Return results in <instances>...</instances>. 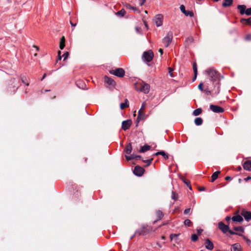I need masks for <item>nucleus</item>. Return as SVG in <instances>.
Returning a JSON list of instances; mask_svg holds the SVG:
<instances>
[{
  "mask_svg": "<svg viewBox=\"0 0 251 251\" xmlns=\"http://www.w3.org/2000/svg\"><path fill=\"white\" fill-rule=\"evenodd\" d=\"M218 228L224 233H226L227 232H228L231 235H238L239 236H242V234H241V233L238 232H235L229 229L228 225H225L222 222H220L218 223Z\"/></svg>",
  "mask_w": 251,
  "mask_h": 251,
  "instance_id": "1",
  "label": "nucleus"
},
{
  "mask_svg": "<svg viewBox=\"0 0 251 251\" xmlns=\"http://www.w3.org/2000/svg\"><path fill=\"white\" fill-rule=\"evenodd\" d=\"M152 230V227L151 226L148 225H143L141 228L135 231V234H138L139 235H146L150 233Z\"/></svg>",
  "mask_w": 251,
  "mask_h": 251,
  "instance_id": "2",
  "label": "nucleus"
},
{
  "mask_svg": "<svg viewBox=\"0 0 251 251\" xmlns=\"http://www.w3.org/2000/svg\"><path fill=\"white\" fill-rule=\"evenodd\" d=\"M137 90L143 92L145 94H148L150 91V86L144 81L137 84L136 86Z\"/></svg>",
  "mask_w": 251,
  "mask_h": 251,
  "instance_id": "3",
  "label": "nucleus"
},
{
  "mask_svg": "<svg viewBox=\"0 0 251 251\" xmlns=\"http://www.w3.org/2000/svg\"><path fill=\"white\" fill-rule=\"evenodd\" d=\"M205 73L209 76L212 81L214 82L219 79V74L218 72L212 68L207 69L205 71Z\"/></svg>",
  "mask_w": 251,
  "mask_h": 251,
  "instance_id": "4",
  "label": "nucleus"
},
{
  "mask_svg": "<svg viewBox=\"0 0 251 251\" xmlns=\"http://www.w3.org/2000/svg\"><path fill=\"white\" fill-rule=\"evenodd\" d=\"M147 104L146 102H144L142 104L141 107L138 111V115L137 116L136 121V126H138V124L140 120H143L145 119L146 115L144 112V110L146 107Z\"/></svg>",
  "mask_w": 251,
  "mask_h": 251,
  "instance_id": "5",
  "label": "nucleus"
},
{
  "mask_svg": "<svg viewBox=\"0 0 251 251\" xmlns=\"http://www.w3.org/2000/svg\"><path fill=\"white\" fill-rule=\"evenodd\" d=\"M154 57V53L151 50L144 51L142 55V59L144 61L150 62Z\"/></svg>",
  "mask_w": 251,
  "mask_h": 251,
  "instance_id": "6",
  "label": "nucleus"
},
{
  "mask_svg": "<svg viewBox=\"0 0 251 251\" xmlns=\"http://www.w3.org/2000/svg\"><path fill=\"white\" fill-rule=\"evenodd\" d=\"M173 37V33L172 31H169L167 35L162 39L163 43L166 47H168L170 44L172 42Z\"/></svg>",
  "mask_w": 251,
  "mask_h": 251,
  "instance_id": "7",
  "label": "nucleus"
},
{
  "mask_svg": "<svg viewBox=\"0 0 251 251\" xmlns=\"http://www.w3.org/2000/svg\"><path fill=\"white\" fill-rule=\"evenodd\" d=\"M110 74L115 75L119 77H123L125 75V70L121 68H116L109 71Z\"/></svg>",
  "mask_w": 251,
  "mask_h": 251,
  "instance_id": "8",
  "label": "nucleus"
},
{
  "mask_svg": "<svg viewBox=\"0 0 251 251\" xmlns=\"http://www.w3.org/2000/svg\"><path fill=\"white\" fill-rule=\"evenodd\" d=\"M17 81L15 78H12L10 80L8 84V91L14 92L18 88L19 86L17 84Z\"/></svg>",
  "mask_w": 251,
  "mask_h": 251,
  "instance_id": "9",
  "label": "nucleus"
},
{
  "mask_svg": "<svg viewBox=\"0 0 251 251\" xmlns=\"http://www.w3.org/2000/svg\"><path fill=\"white\" fill-rule=\"evenodd\" d=\"M238 9L240 11L241 15L246 14L248 16L251 15V7L246 9V6L245 5H238L237 6Z\"/></svg>",
  "mask_w": 251,
  "mask_h": 251,
  "instance_id": "10",
  "label": "nucleus"
},
{
  "mask_svg": "<svg viewBox=\"0 0 251 251\" xmlns=\"http://www.w3.org/2000/svg\"><path fill=\"white\" fill-rule=\"evenodd\" d=\"M144 172L145 170L143 167L140 166H136L134 168L133 173L137 176H141L143 175Z\"/></svg>",
  "mask_w": 251,
  "mask_h": 251,
  "instance_id": "11",
  "label": "nucleus"
},
{
  "mask_svg": "<svg viewBox=\"0 0 251 251\" xmlns=\"http://www.w3.org/2000/svg\"><path fill=\"white\" fill-rule=\"evenodd\" d=\"M240 214L244 217V219L247 222H249L251 220V212L247 211L243 209L240 212Z\"/></svg>",
  "mask_w": 251,
  "mask_h": 251,
  "instance_id": "12",
  "label": "nucleus"
},
{
  "mask_svg": "<svg viewBox=\"0 0 251 251\" xmlns=\"http://www.w3.org/2000/svg\"><path fill=\"white\" fill-rule=\"evenodd\" d=\"M163 16L161 14H158L154 17V21L157 26H160L163 23Z\"/></svg>",
  "mask_w": 251,
  "mask_h": 251,
  "instance_id": "13",
  "label": "nucleus"
},
{
  "mask_svg": "<svg viewBox=\"0 0 251 251\" xmlns=\"http://www.w3.org/2000/svg\"><path fill=\"white\" fill-rule=\"evenodd\" d=\"M210 109L213 112L217 113H223L224 111V109L222 107L217 106V105H213V104H211L210 105Z\"/></svg>",
  "mask_w": 251,
  "mask_h": 251,
  "instance_id": "14",
  "label": "nucleus"
},
{
  "mask_svg": "<svg viewBox=\"0 0 251 251\" xmlns=\"http://www.w3.org/2000/svg\"><path fill=\"white\" fill-rule=\"evenodd\" d=\"M132 124V121L131 120H127L123 121L122 123V128L124 130L128 129Z\"/></svg>",
  "mask_w": 251,
  "mask_h": 251,
  "instance_id": "15",
  "label": "nucleus"
},
{
  "mask_svg": "<svg viewBox=\"0 0 251 251\" xmlns=\"http://www.w3.org/2000/svg\"><path fill=\"white\" fill-rule=\"evenodd\" d=\"M104 81L109 85L115 86L116 85V82L111 78L105 75L104 77Z\"/></svg>",
  "mask_w": 251,
  "mask_h": 251,
  "instance_id": "16",
  "label": "nucleus"
},
{
  "mask_svg": "<svg viewBox=\"0 0 251 251\" xmlns=\"http://www.w3.org/2000/svg\"><path fill=\"white\" fill-rule=\"evenodd\" d=\"M180 9L181 11L186 16H190V17H192L194 16V13L193 12L190 11H187L185 10V7L183 5H181L180 6Z\"/></svg>",
  "mask_w": 251,
  "mask_h": 251,
  "instance_id": "17",
  "label": "nucleus"
},
{
  "mask_svg": "<svg viewBox=\"0 0 251 251\" xmlns=\"http://www.w3.org/2000/svg\"><path fill=\"white\" fill-rule=\"evenodd\" d=\"M205 241V248L207 250H212L214 248V245L213 243L208 238H206Z\"/></svg>",
  "mask_w": 251,
  "mask_h": 251,
  "instance_id": "18",
  "label": "nucleus"
},
{
  "mask_svg": "<svg viewBox=\"0 0 251 251\" xmlns=\"http://www.w3.org/2000/svg\"><path fill=\"white\" fill-rule=\"evenodd\" d=\"M243 168L248 171H251V161L247 160L243 164Z\"/></svg>",
  "mask_w": 251,
  "mask_h": 251,
  "instance_id": "19",
  "label": "nucleus"
},
{
  "mask_svg": "<svg viewBox=\"0 0 251 251\" xmlns=\"http://www.w3.org/2000/svg\"><path fill=\"white\" fill-rule=\"evenodd\" d=\"M231 220L233 222L240 223L243 221V218L241 215H237L233 216Z\"/></svg>",
  "mask_w": 251,
  "mask_h": 251,
  "instance_id": "20",
  "label": "nucleus"
},
{
  "mask_svg": "<svg viewBox=\"0 0 251 251\" xmlns=\"http://www.w3.org/2000/svg\"><path fill=\"white\" fill-rule=\"evenodd\" d=\"M231 251H242L241 245L238 243L233 244L231 248Z\"/></svg>",
  "mask_w": 251,
  "mask_h": 251,
  "instance_id": "21",
  "label": "nucleus"
},
{
  "mask_svg": "<svg viewBox=\"0 0 251 251\" xmlns=\"http://www.w3.org/2000/svg\"><path fill=\"white\" fill-rule=\"evenodd\" d=\"M125 7L127 9L133 10L134 11V12H135V13H140V11L136 7L131 6L129 3H126L125 4Z\"/></svg>",
  "mask_w": 251,
  "mask_h": 251,
  "instance_id": "22",
  "label": "nucleus"
},
{
  "mask_svg": "<svg viewBox=\"0 0 251 251\" xmlns=\"http://www.w3.org/2000/svg\"><path fill=\"white\" fill-rule=\"evenodd\" d=\"M132 148L131 143L128 144L125 149V152L127 154H130L132 151Z\"/></svg>",
  "mask_w": 251,
  "mask_h": 251,
  "instance_id": "23",
  "label": "nucleus"
},
{
  "mask_svg": "<svg viewBox=\"0 0 251 251\" xmlns=\"http://www.w3.org/2000/svg\"><path fill=\"white\" fill-rule=\"evenodd\" d=\"M65 46V38L63 36H62L60 41L59 43V48L61 50H63Z\"/></svg>",
  "mask_w": 251,
  "mask_h": 251,
  "instance_id": "24",
  "label": "nucleus"
},
{
  "mask_svg": "<svg viewBox=\"0 0 251 251\" xmlns=\"http://www.w3.org/2000/svg\"><path fill=\"white\" fill-rule=\"evenodd\" d=\"M233 2V0H224L222 3V6L224 7H226L230 6Z\"/></svg>",
  "mask_w": 251,
  "mask_h": 251,
  "instance_id": "25",
  "label": "nucleus"
},
{
  "mask_svg": "<svg viewBox=\"0 0 251 251\" xmlns=\"http://www.w3.org/2000/svg\"><path fill=\"white\" fill-rule=\"evenodd\" d=\"M151 148V147L148 145H145L144 146L141 147L139 152H145L148 151H149Z\"/></svg>",
  "mask_w": 251,
  "mask_h": 251,
  "instance_id": "26",
  "label": "nucleus"
},
{
  "mask_svg": "<svg viewBox=\"0 0 251 251\" xmlns=\"http://www.w3.org/2000/svg\"><path fill=\"white\" fill-rule=\"evenodd\" d=\"M241 23L251 25V17L248 19H241L240 20Z\"/></svg>",
  "mask_w": 251,
  "mask_h": 251,
  "instance_id": "27",
  "label": "nucleus"
},
{
  "mask_svg": "<svg viewBox=\"0 0 251 251\" xmlns=\"http://www.w3.org/2000/svg\"><path fill=\"white\" fill-rule=\"evenodd\" d=\"M129 107V102L127 99H126L124 103L120 104V108L121 109H124Z\"/></svg>",
  "mask_w": 251,
  "mask_h": 251,
  "instance_id": "28",
  "label": "nucleus"
},
{
  "mask_svg": "<svg viewBox=\"0 0 251 251\" xmlns=\"http://www.w3.org/2000/svg\"><path fill=\"white\" fill-rule=\"evenodd\" d=\"M180 179L182 181L189 187V188L191 190L192 186L191 185V183L190 180L188 179H185L184 177H181Z\"/></svg>",
  "mask_w": 251,
  "mask_h": 251,
  "instance_id": "29",
  "label": "nucleus"
},
{
  "mask_svg": "<svg viewBox=\"0 0 251 251\" xmlns=\"http://www.w3.org/2000/svg\"><path fill=\"white\" fill-rule=\"evenodd\" d=\"M220 171H216L214 172L211 176V182H214L216 179H217L218 175L220 174Z\"/></svg>",
  "mask_w": 251,
  "mask_h": 251,
  "instance_id": "30",
  "label": "nucleus"
},
{
  "mask_svg": "<svg viewBox=\"0 0 251 251\" xmlns=\"http://www.w3.org/2000/svg\"><path fill=\"white\" fill-rule=\"evenodd\" d=\"M156 216L158 218L156 221H158L161 220L163 218L164 214L162 211L158 210L156 212Z\"/></svg>",
  "mask_w": 251,
  "mask_h": 251,
  "instance_id": "31",
  "label": "nucleus"
},
{
  "mask_svg": "<svg viewBox=\"0 0 251 251\" xmlns=\"http://www.w3.org/2000/svg\"><path fill=\"white\" fill-rule=\"evenodd\" d=\"M194 42V38L192 36H189L185 40V43L186 46L190 45L191 43Z\"/></svg>",
  "mask_w": 251,
  "mask_h": 251,
  "instance_id": "32",
  "label": "nucleus"
},
{
  "mask_svg": "<svg viewBox=\"0 0 251 251\" xmlns=\"http://www.w3.org/2000/svg\"><path fill=\"white\" fill-rule=\"evenodd\" d=\"M233 229L235 232H240L243 233L244 232V228L241 226H235L233 227Z\"/></svg>",
  "mask_w": 251,
  "mask_h": 251,
  "instance_id": "33",
  "label": "nucleus"
},
{
  "mask_svg": "<svg viewBox=\"0 0 251 251\" xmlns=\"http://www.w3.org/2000/svg\"><path fill=\"white\" fill-rule=\"evenodd\" d=\"M126 12L124 9H122L121 10L116 13V15L118 16L123 17L125 16Z\"/></svg>",
  "mask_w": 251,
  "mask_h": 251,
  "instance_id": "34",
  "label": "nucleus"
},
{
  "mask_svg": "<svg viewBox=\"0 0 251 251\" xmlns=\"http://www.w3.org/2000/svg\"><path fill=\"white\" fill-rule=\"evenodd\" d=\"M202 119L201 117H198L195 119V124L197 126H200L202 123Z\"/></svg>",
  "mask_w": 251,
  "mask_h": 251,
  "instance_id": "35",
  "label": "nucleus"
},
{
  "mask_svg": "<svg viewBox=\"0 0 251 251\" xmlns=\"http://www.w3.org/2000/svg\"><path fill=\"white\" fill-rule=\"evenodd\" d=\"M201 112H202L201 109L199 108H197V109L194 110L193 114L194 116H198L200 114H201Z\"/></svg>",
  "mask_w": 251,
  "mask_h": 251,
  "instance_id": "36",
  "label": "nucleus"
},
{
  "mask_svg": "<svg viewBox=\"0 0 251 251\" xmlns=\"http://www.w3.org/2000/svg\"><path fill=\"white\" fill-rule=\"evenodd\" d=\"M125 157L127 161L131 160L136 158V155L134 154H130V155H125Z\"/></svg>",
  "mask_w": 251,
  "mask_h": 251,
  "instance_id": "37",
  "label": "nucleus"
},
{
  "mask_svg": "<svg viewBox=\"0 0 251 251\" xmlns=\"http://www.w3.org/2000/svg\"><path fill=\"white\" fill-rule=\"evenodd\" d=\"M171 198L174 201H177L178 198V194L176 193L175 192L172 191Z\"/></svg>",
  "mask_w": 251,
  "mask_h": 251,
  "instance_id": "38",
  "label": "nucleus"
},
{
  "mask_svg": "<svg viewBox=\"0 0 251 251\" xmlns=\"http://www.w3.org/2000/svg\"><path fill=\"white\" fill-rule=\"evenodd\" d=\"M153 159V158H151L150 159H148V160H143L142 161L144 162L147 163V164L145 165V167H148V166H149L151 164Z\"/></svg>",
  "mask_w": 251,
  "mask_h": 251,
  "instance_id": "39",
  "label": "nucleus"
},
{
  "mask_svg": "<svg viewBox=\"0 0 251 251\" xmlns=\"http://www.w3.org/2000/svg\"><path fill=\"white\" fill-rule=\"evenodd\" d=\"M184 224L186 226H191L192 223L189 219H186L184 221Z\"/></svg>",
  "mask_w": 251,
  "mask_h": 251,
  "instance_id": "40",
  "label": "nucleus"
},
{
  "mask_svg": "<svg viewBox=\"0 0 251 251\" xmlns=\"http://www.w3.org/2000/svg\"><path fill=\"white\" fill-rule=\"evenodd\" d=\"M198 237L197 234H193L192 235V236H191V240L193 242L197 241L198 240Z\"/></svg>",
  "mask_w": 251,
  "mask_h": 251,
  "instance_id": "41",
  "label": "nucleus"
},
{
  "mask_svg": "<svg viewBox=\"0 0 251 251\" xmlns=\"http://www.w3.org/2000/svg\"><path fill=\"white\" fill-rule=\"evenodd\" d=\"M160 155H162L165 159H168L169 157L164 151H160Z\"/></svg>",
  "mask_w": 251,
  "mask_h": 251,
  "instance_id": "42",
  "label": "nucleus"
},
{
  "mask_svg": "<svg viewBox=\"0 0 251 251\" xmlns=\"http://www.w3.org/2000/svg\"><path fill=\"white\" fill-rule=\"evenodd\" d=\"M193 69L194 70V73H198L197 66L196 63H193Z\"/></svg>",
  "mask_w": 251,
  "mask_h": 251,
  "instance_id": "43",
  "label": "nucleus"
},
{
  "mask_svg": "<svg viewBox=\"0 0 251 251\" xmlns=\"http://www.w3.org/2000/svg\"><path fill=\"white\" fill-rule=\"evenodd\" d=\"M21 79L23 83L25 84L27 86L29 85V83L27 82L26 78L25 77H22Z\"/></svg>",
  "mask_w": 251,
  "mask_h": 251,
  "instance_id": "44",
  "label": "nucleus"
},
{
  "mask_svg": "<svg viewBox=\"0 0 251 251\" xmlns=\"http://www.w3.org/2000/svg\"><path fill=\"white\" fill-rule=\"evenodd\" d=\"M69 55V53L68 52H66L63 54V57H64V60H65L68 58Z\"/></svg>",
  "mask_w": 251,
  "mask_h": 251,
  "instance_id": "45",
  "label": "nucleus"
},
{
  "mask_svg": "<svg viewBox=\"0 0 251 251\" xmlns=\"http://www.w3.org/2000/svg\"><path fill=\"white\" fill-rule=\"evenodd\" d=\"M203 84L202 82L200 83L198 85V88L201 91H203Z\"/></svg>",
  "mask_w": 251,
  "mask_h": 251,
  "instance_id": "46",
  "label": "nucleus"
},
{
  "mask_svg": "<svg viewBox=\"0 0 251 251\" xmlns=\"http://www.w3.org/2000/svg\"><path fill=\"white\" fill-rule=\"evenodd\" d=\"M178 236V234H172L170 235V238L171 239V240H173V239L175 237H176Z\"/></svg>",
  "mask_w": 251,
  "mask_h": 251,
  "instance_id": "47",
  "label": "nucleus"
},
{
  "mask_svg": "<svg viewBox=\"0 0 251 251\" xmlns=\"http://www.w3.org/2000/svg\"><path fill=\"white\" fill-rule=\"evenodd\" d=\"M245 39L247 40H251V34H249L246 36Z\"/></svg>",
  "mask_w": 251,
  "mask_h": 251,
  "instance_id": "48",
  "label": "nucleus"
},
{
  "mask_svg": "<svg viewBox=\"0 0 251 251\" xmlns=\"http://www.w3.org/2000/svg\"><path fill=\"white\" fill-rule=\"evenodd\" d=\"M190 211H191V208L186 209L184 211V214H187L190 212Z\"/></svg>",
  "mask_w": 251,
  "mask_h": 251,
  "instance_id": "49",
  "label": "nucleus"
},
{
  "mask_svg": "<svg viewBox=\"0 0 251 251\" xmlns=\"http://www.w3.org/2000/svg\"><path fill=\"white\" fill-rule=\"evenodd\" d=\"M61 51H58V60H60L62 58V57L61 56Z\"/></svg>",
  "mask_w": 251,
  "mask_h": 251,
  "instance_id": "50",
  "label": "nucleus"
},
{
  "mask_svg": "<svg viewBox=\"0 0 251 251\" xmlns=\"http://www.w3.org/2000/svg\"><path fill=\"white\" fill-rule=\"evenodd\" d=\"M231 219V218L230 216H226V220L228 223V224H229Z\"/></svg>",
  "mask_w": 251,
  "mask_h": 251,
  "instance_id": "51",
  "label": "nucleus"
},
{
  "mask_svg": "<svg viewBox=\"0 0 251 251\" xmlns=\"http://www.w3.org/2000/svg\"><path fill=\"white\" fill-rule=\"evenodd\" d=\"M225 179L226 180H230L232 179V177L230 176H226V177H225Z\"/></svg>",
  "mask_w": 251,
  "mask_h": 251,
  "instance_id": "52",
  "label": "nucleus"
},
{
  "mask_svg": "<svg viewBox=\"0 0 251 251\" xmlns=\"http://www.w3.org/2000/svg\"><path fill=\"white\" fill-rule=\"evenodd\" d=\"M205 190V188L204 187H200L199 188V190L200 191H202Z\"/></svg>",
  "mask_w": 251,
  "mask_h": 251,
  "instance_id": "53",
  "label": "nucleus"
},
{
  "mask_svg": "<svg viewBox=\"0 0 251 251\" xmlns=\"http://www.w3.org/2000/svg\"><path fill=\"white\" fill-rule=\"evenodd\" d=\"M197 75H198V73H194V76L193 77V81H194L196 78H197Z\"/></svg>",
  "mask_w": 251,
  "mask_h": 251,
  "instance_id": "54",
  "label": "nucleus"
},
{
  "mask_svg": "<svg viewBox=\"0 0 251 251\" xmlns=\"http://www.w3.org/2000/svg\"><path fill=\"white\" fill-rule=\"evenodd\" d=\"M70 24L72 26H73V27H75V26H76V23L74 24V23L72 22V21H71V20H70Z\"/></svg>",
  "mask_w": 251,
  "mask_h": 251,
  "instance_id": "55",
  "label": "nucleus"
},
{
  "mask_svg": "<svg viewBox=\"0 0 251 251\" xmlns=\"http://www.w3.org/2000/svg\"><path fill=\"white\" fill-rule=\"evenodd\" d=\"M251 179V176H248L247 177L244 178V180L246 181H248L249 180H250Z\"/></svg>",
  "mask_w": 251,
  "mask_h": 251,
  "instance_id": "56",
  "label": "nucleus"
},
{
  "mask_svg": "<svg viewBox=\"0 0 251 251\" xmlns=\"http://www.w3.org/2000/svg\"><path fill=\"white\" fill-rule=\"evenodd\" d=\"M140 1H141V2L140 3L141 6H142L144 3L145 2L146 0H139Z\"/></svg>",
  "mask_w": 251,
  "mask_h": 251,
  "instance_id": "57",
  "label": "nucleus"
},
{
  "mask_svg": "<svg viewBox=\"0 0 251 251\" xmlns=\"http://www.w3.org/2000/svg\"><path fill=\"white\" fill-rule=\"evenodd\" d=\"M202 229H199L197 230V232H198V234H201V233L202 232Z\"/></svg>",
  "mask_w": 251,
  "mask_h": 251,
  "instance_id": "58",
  "label": "nucleus"
},
{
  "mask_svg": "<svg viewBox=\"0 0 251 251\" xmlns=\"http://www.w3.org/2000/svg\"><path fill=\"white\" fill-rule=\"evenodd\" d=\"M158 51L160 52L161 55H162L163 53V50L162 49H159V50H158Z\"/></svg>",
  "mask_w": 251,
  "mask_h": 251,
  "instance_id": "59",
  "label": "nucleus"
},
{
  "mask_svg": "<svg viewBox=\"0 0 251 251\" xmlns=\"http://www.w3.org/2000/svg\"><path fill=\"white\" fill-rule=\"evenodd\" d=\"M205 91L207 95H210L211 94V92L209 90H205Z\"/></svg>",
  "mask_w": 251,
  "mask_h": 251,
  "instance_id": "60",
  "label": "nucleus"
},
{
  "mask_svg": "<svg viewBox=\"0 0 251 251\" xmlns=\"http://www.w3.org/2000/svg\"><path fill=\"white\" fill-rule=\"evenodd\" d=\"M158 155H160V151H158V152H156L155 153H154L153 154V155H154V156H157Z\"/></svg>",
  "mask_w": 251,
  "mask_h": 251,
  "instance_id": "61",
  "label": "nucleus"
},
{
  "mask_svg": "<svg viewBox=\"0 0 251 251\" xmlns=\"http://www.w3.org/2000/svg\"><path fill=\"white\" fill-rule=\"evenodd\" d=\"M144 25H145V26L148 29V25L147 22L144 21Z\"/></svg>",
  "mask_w": 251,
  "mask_h": 251,
  "instance_id": "62",
  "label": "nucleus"
},
{
  "mask_svg": "<svg viewBox=\"0 0 251 251\" xmlns=\"http://www.w3.org/2000/svg\"><path fill=\"white\" fill-rule=\"evenodd\" d=\"M47 76V75L46 74H44V75H43L42 78H41V80H43Z\"/></svg>",
  "mask_w": 251,
  "mask_h": 251,
  "instance_id": "63",
  "label": "nucleus"
},
{
  "mask_svg": "<svg viewBox=\"0 0 251 251\" xmlns=\"http://www.w3.org/2000/svg\"><path fill=\"white\" fill-rule=\"evenodd\" d=\"M33 47L35 48L37 50H39V47L36 46H35V45H33Z\"/></svg>",
  "mask_w": 251,
  "mask_h": 251,
  "instance_id": "64",
  "label": "nucleus"
}]
</instances>
